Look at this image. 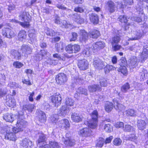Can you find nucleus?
Returning <instances> with one entry per match:
<instances>
[{
	"label": "nucleus",
	"instance_id": "nucleus-56",
	"mask_svg": "<svg viewBox=\"0 0 148 148\" xmlns=\"http://www.w3.org/2000/svg\"><path fill=\"white\" fill-rule=\"evenodd\" d=\"M133 128L129 125H125L123 127V130L125 132H130L132 130H133Z\"/></svg>",
	"mask_w": 148,
	"mask_h": 148
},
{
	"label": "nucleus",
	"instance_id": "nucleus-1",
	"mask_svg": "<svg viewBox=\"0 0 148 148\" xmlns=\"http://www.w3.org/2000/svg\"><path fill=\"white\" fill-rule=\"evenodd\" d=\"M22 115L18 116L16 124V127L13 128V131L16 133L22 131L27 124V122L23 119Z\"/></svg>",
	"mask_w": 148,
	"mask_h": 148
},
{
	"label": "nucleus",
	"instance_id": "nucleus-25",
	"mask_svg": "<svg viewBox=\"0 0 148 148\" xmlns=\"http://www.w3.org/2000/svg\"><path fill=\"white\" fill-rule=\"evenodd\" d=\"M21 50L22 51L23 53L26 54H30L32 52V48L29 46L26 45H24L22 46Z\"/></svg>",
	"mask_w": 148,
	"mask_h": 148
},
{
	"label": "nucleus",
	"instance_id": "nucleus-11",
	"mask_svg": "<svg viewBox=\"0 0 148 148\" xmlns=\"http://www.w3.org/2000/svg\"><path fill=\"white\" fill-rule=\"evenodd\" d=\"M77 65L80 70H84L88 68V64L86 60L83 59L78 61Z\"/></svg>",
	"mask_w": 148,
	"mask_h": 148
},
{
	"label": "nucleus",
	"instance_id": "nucleus-53",
	"mask_svg": "<svg viewBox=\"0 0 148 148\" xmlns=\"http://www.w3.org/2000/svg\"><path fill=\"white\" fill-rule=\"evenodd\" d=\"M73 45L70 44L68 45L66 47L65 50L68 53H73Z\"/></svg>",
	"mask_w": 148,
	"mask_h": 148
},
{
	"label": "nucleus",
	"instance_id": "nucleus-23",
	"mask_svg": "<svg viewBox=\"0 0 148 148\" xmlns=\"http://www.w3.org/2000/svg\"><path fill=\"white\" fill-rule=\"evenodd\" d=\"M15 115L12 114L6 113L4 115L3 119L7 122H12L14 119Z\"/></svg>",
	"mask_w": 148,
	"mask_h": 148
},
{
	"label": "nucleus",
	"instance_id": "nucleus-4",
	"mask_svg": "<svg viewBox=\"0 0 148 148\" xmlns=\"http://www.w3.org/2000/svg\"><path fill=\"white\" fill-rule=\"evenodd\" d=\"M56 80L57 83L60 85H64L67 81V76L63 73L58 74L56 75Z\"/></svg>",
	"mask_w": 148,
	"mask_h": 148
},
{
	"label": "nucleus",
	"instance_id": "nucleus-17",
	"mask_svg": "<svg viewBox=\"0 0 148 148\" xmlns=\"http://www.w3.org/2000/svg\"><path fill=\"white\" fill-rule=\"evenodd\" d=\"M36 113L38 117L39 121L42 123L44 122L46 120V117L45 113L42 111L37 110Z\"/></svg>",
	"mask_w": 148,
	"mask_h": 148
},
{
	"label": "nucleus",
	"instance_id": "nucleus-24",
	"mask_svg": "<svg viewBox=\"0 0 148 148\" xmlns=\"http://www.w3.org/2000/svg\"><path fill=\"white\" fill-rule=\"evenodd\" d=\"M146 123L143 120H138L137 122V125L138 129L140 130H143L146 128Z\"/></svg>",
	"mask_w": 148,
	"mask_h": 148
},
{
	"label": "nucleus",
	"instance_id": "nucleus-15",
	"mask_svg": "<svg viewBox=\"0 0 148 148\" xmlns=\"http://www.w3.org/2000/svg\"><path fill=\"white\" fill-rule=\"evenodd\" d=\"M89 16L90 21L94 25L98 23L99 17L98 15L95 13H91L89 14Z\"/></svg>",
	"mask_w": 148,
	"mask_h": 148
},
{
	"label": "nucleus",
	"instance_id": "nucleus-21",
	"mask_svg": "<svg viewBox=\"0 0 148 148\" xmlns=\"http://www.w3.org/2000/svg\"><path fill=\"white\" fill-rule=\"evenodd\" d=\"M30 16L28 12H23L19 16V19L25 22L29 21L30 20Z\"/></svg>",
	"mask_w": 148,
	"mask_h": 148
},
{
	"label": "nucleus",
	"instance_id": "nucleus-46",
	"mask_svg": "<svg viewBox=\"0 0 148 148\" xmlns=\"http://www.w3.org/2000/svg\"><path fill=\"white\" fill-rule=\"evenodd\" d=\"M118 71L119 72L125 75L127 73V71L125 66H120L119 68L117 69Z\"/></svg>",
	"mask_w": 148,
	"mask_h": 148
},
{
	"label": "nucleus",
	"instance_id": "nucleus-43",
	"mask_svg": "<svg viewBox=\"0 0 148 148\" xmlns=\"http://www.w3.org/2000/svg\"><path fill=\"white\" fill-rule=\"evenodd\" d=\"M49 146L51 148H60V147L58 143L57 142L51 141L49 143Z\"/></svg>",
	"mask_w": 148,
	"mask_h": 148
},
{
	"label": "nucleus",
	"instance_id": "nucleus-29",
	"mask_svg": "<svg viewBox=\"0 0 148 148\" xmlns=\"http://www.w3.org/2000/svg\"><path fill=\"white\" fill-rule=\"evenodd\" d=\"M148 54V46L146 45L144 47V49L142 53L141 57L143 60L146 59Z\"/></svg>",
	"mask_w": 148,
	"mask_h": 148
},
{
	"label": "nucleus",
	"instance_id": "nucleus-61",
	"mask_svg": "<svg viewBox=\"0 0 148 148\" xmlns=\"http://www.w3.org/2000/svg\"><path fill=\"white\" fill-rule=\"evenodd\" d=\"M131 20L132 21H135L138 23H140L142 21V19L140 17L136 16L132 17Z\"/></svg>",
	"mask_w": 148,
	"mask_h": 148
},
{
	"label": "nucleus",
	"instance_id": "nucleus-20",
	"mask_svg": "<svg viewBox=\"0 0 148 148\" xmlns=\"http://www.w3.org/2000/svg\"><path fill=\"white\" fill-rule=\"evenodd\" d=\"M130 19L129 18H127L124 15L120 16L117 18V20L121 23H124L127 25L132 24V23L130 22Z\"/></svg>",
	"mask_w": 148,
	"mask_h": 148
},
{
	"label": "nucleus",
	"instance_id": "nucleus-32",
	"mask_svg": "<svg viewBox=\"0 0 148 148\" xmlns=\"http://www.w3.org/2000/svg\"><path fill=\"white\" fill-rule=\"evenodd\" d=\"M148 74L147 71L145 69L143 68L139 73L141 81H143L147 76Z\"/></svg>",
	"mask_w": 148,
	"mask_h": 148
},
{
	"label": "nucleus",
	"instance_id": "nucleus-36",
	"mask_svg": "<svg viewBox=\"0 0 148 148\" xmlns=\"http://www.w3.org/2000/svg\"><path fill=\"white\" fill-rule=\"evenodd\" d=\"M26 36V32L24 30H22L20 31L18 34V39L20 41H22L23 39H25Z\"/></svg>",
	"mask_w": 148,
	"mask_h": 148
},
{
	"label": "nucleus",
	"instance_id": "nucleus-13",
	"mask_svg": "<svg viewBox=\"0 0 148 148\" xmlns=\"http://www.w3.org/2000/svg\"><path fill=\"white\" fill-rule=\"evenodd\" d=\"M114 108L118 112L122 111L125 109V107L122 104L119 103V101L116 99H114L113 100Z\"/></svg>",
	"mask_w": 148,
	"mask_h": 148
},
{
	"label": "nucleus",
	"instance_id": "nucleus-26",
	"mask_svg": "<svg viewBox=\"0 0 148 148\" xmlns=\"http://www.w3.org/2000/svg\"><path fill=\"white\" fill-rule=\"evenodd\" d=\"M21 145L24 148H28V146L32 145V142L28 139L25 138L22 140Z\"/></svg>",
	"mask_w": 148,
	"mask_h": 148
},
{
	"label": "nucleus",
	"instance_id": "nucleus-34",
	"mask_svg": "<svg viewBox=\"0 0 148 148\" xmlns=\"http://www.w3.org/2000/svg\"><path fill=\"white\" fill-rule=\"evenodd\" d=\"M6 104L10 107H14L16 105V102L15 99L9 98L6 102Z\"/></svg>",
	"mask_w": 148,
	"mask_h": 148
},
{
	"label": "nucleus",
	"instance_id": "nucleus-27",
	"mask_svg": "<svg viewBox=\"0 0 148 148\" xmlns=\"http://www.w3.org/2000/svg\"><path fill=\"white\" fill-rule=\"evenodd\" d=\"M100 34L99 31L94 30L92 31H90L88 33V36L90 38H97L100 36Z\"/></svg>",
	"mask_w": 148,
	"mask_h": 148
},
{
	"label": "nucleus",
	"instance_id": "nucleus-63",
	"mask_svg": "<svg viewBox=\"0 0 148 148\" xmlns=\"http://www.w3.org/2000/svg\"><path fill=\"white\" fill-rule=\"evenodd\" d=\"M75 11L82 13L84 11V10L82 7H78L75 8Z\"/></svg>",
	"mask_w": 148,
	"mask_h": 148
},
{
	"label": "nucleus",
	"instance_id": "nucleus-49",
	"mask_svg": "<svg viewBox=\"0 0 148 148\" xmlns=\"http://www.w3.org/2000/svg\"><path fill=\"white\" fill-rule=\"evenodd\" d=\"M46 33L47 35L50 36H55L56 34V33L54 31L49 29H47Z\"/></svg>",
	"mask_w": 148,
	"mask_h": 148
},
{
	"label": "nucleus",
	"instance_id": "nucleus-8",
	"mask_svg": "<svg viewBox=\"0 0 148 148\" xmlns=\"http://www.w3.org/2000/svg\"><path fill=\"white\" fill-rule=\"evenodd\" d=\"M132 37L129 39L131 40H136L140 38L144 34V32L142 30H138L133 32Z\"/></svg>",
	"mask_w": 148,
	"mask_h": 148
},
{
	"label": "nucleus",
	"instance_id": "nucleus-50",
	"mask_svg": "<svg viewBox=\"0 0 148 148\" xmlns=\"http://www.w3.org/2000/svg\"><path fill=\"white\" fill-rule=\"evenodd\" d=\"M66 105L67 107L73 106L74 104V100L71 99H67L66 101Z\"/></svg>",
	"mask_w": 148,
	"mask_h": 148
},
{
	"label": "nucleus",
	"instance_id": "nucleus-31",
	"mask_svg": "<svg viewBox=\"0 0 148 148\" xmlns=\"http://www.w3.org/2000/svg\"><path fill=\"white\" fill-rule=\"evenodd\" d=\"M113 107V104L112 103L107 102L105 104V109L106 112H109L112 110Z\"/></svg>",
	"mask_w": 148,
	"mask_h": 148
},
{
	"label": "nucleus",
	"instance_id": "nucleus-44",
	"mask_svg": "<svg viewBox=\"0 0 148 148\" xmlns=\"http://www.w3.org/2000/svg\"><path fill=\"white\" fill-rule=\"evenodd\" d=\"M104 129L108 132H110L113 130L112 126L109 124H105L104 127Z\"/></svg>",
	"mask_w": 148,
	"mask_h": 148
},
{
	"label": "nucleus",
	"instance_id": "nucleus-39",
	"mask_svg": "<svg viewBox=\"0 0 148 148\" xmlns=\"http://www.w3.org/2000/svg\"><path fill=\"white\" fill-rule=\"evenodd\" d=\"M34 107V105L32 104L26 105L23 106V108L24 110H27L28 111L30 112H32Z\"/></svg>",
	"mask_w": 148,
	"mask_h": 148
},
{
	"label": "nucleus",
	"instance_id": "nucleus-5",
	"mask_svg": "<svg viewBox=\"0 0 148 148\" xmlns=\"http://www.w3.org/2000/svg\"><path fill=\"white\" fill-rule=\"evenodd\" d=\"M105 46V43L100 41L93 43L91 48L94 53H97L100 50L103 49Z\"/></svg>",
	"mask_w": 148,
	"mask_h": 148
},
{
	"label": "nucleus",
	"instance_id": "nucleus-9",
	"mask_svg": "<svg viewBox=\"0 0 148 148\" xmlns=\"http://www.w3.org/2000/svg\"><path fill=\"white\" fill-rule=\"evenodd\" d=\"M127 28L128 29V27H126L125 28H123L120 30L117 31V34L119 35V36H115L112 38V45H113V44H117L121 40V38L120 37V35L121 34V32L122 31H123L124 30H125V31L126 32L127 31ZM121 34H122L121 33Z\"/></svg>",
	"mask_w": 148,
	"mask_h": 148
},
{
	"label": "nucleus",
	"instance_id": "nucleus-2",
	"mask_svg": "<svg viewBox=\"0 0 148 148\" xmlns=\"http://www.w3.org/2000/svg\"><path fill=\"white\" fill-rule=\"evenodd\" d=\"M98 113L97 111H93L91 115V119L89 121L87 124L88 127L92 129H95L97 126L98 122Z\"/></svg>",
	"mask_w": 148,
	"mask_h": 148
},
{
	"label": "nucleus",
	"instance_id": "nucleus-62",
	"mask_svg": "<svg viewBox=\"0 0 148 148\" xmlns=\"http://www.w3.org/2000/svg\"><path fill=\"white\" fill-rule=\"evenodd\" d=\"M113 138V137L112 136H110V137L107 138L106 140H105V143L106 144L110 143Z\"/></svg>",
	"mask_w": 148,
	"mask_h": 148
},
{
	"label": "nucleus",
	"instance_id": "nucleus-41",
	"mask_svg": "<svg viewBox=\"0 0 148 148\" xmlns=\"http://www.w3.org/2000/svg\"><path fill=\"white\" fill-rule=\"evenodd\" d=\"M130 88V85L128 83H127L122 86L121 88V90L123 92H126Z\"/></svg>",
	"mask_w": 148,
	"mask_h": 148
},
{
	"label": "nucleus",
	"instance_id": "nucleus-37",
	"mask_svg": "<svg viewBox=\"0 0 148 148\" xmlns=\"http://www.w3.org/2000/svg\"><path fill=\"white\" fill-rule=\"evenodd\" d=\"M126 114L127 116H136V111L134 109H129L127 110Z\"/></svg>",
	"mask_w": 148,
	"mask_h": 148
},
{
	"label": "nucleus",
	"instance_id": "nucleus-28",
	"mask_svg": "<svg viewBox=\"0 0 148 148\" xmlns=\"http://www.w3.org/2000/svg\"><path fill=\"white\" fill-rule=\"evenodd\" d=\"M62 140L66 146L70 147L73 146V143L71 140L70 137L66 138V139L63 137L62 138Z\"/></svg>",
	"mask_w": 148,
	"mask_h": 148
},
{
	"label": "nucleus",
	"instance_id": "nucleus-42",
	"mask_svg": "<svg viewBox=\"0 0 148 148\" xmlns=\"http://www.w3.org/2000/svg\"><path fill=\"white\" fill-rule=\"evenodd\" d=\"M76 16L75 17V21L77 23L81 24L84 22V20L82 18H81L79 15L76 14V15L75 14V16Z\"/></svg>",
	"mask_w": 148,
	"mask_h": 148
},
{
	"label": "nucleus",
	"instance_id": "nucleus-16",
	"mask_svg": "<svg viewBox=\"0 0 148 148\" xmlns=\"http://www.w3.org/2000/svg\"><path fill=\"white\" fill-rule=\"evenodd\" d=\"M71 108L67 105L63 106L58 112V114L60 116H64Z\"/></svg>",
	"mask_w": 148,
	"mask_h": 148
},
{
	"label": "nucleus",
	"instance_id": "nucleus-64",
	"mask_svg": "<svg viewBox=\"0 0 148 148\" xmlns=\"http://www.w3.org/2000/svg\"><path fill=\"white\" fill-rule=\"evenodd\" d=\"M115 126L117 128L123 127L124 124L122 122H117Z\"/></svg>",
	"mask_w": 148,
	"mask_h": 148
},
{
	"label": "nucleus",
	"instance_id": "nucleus-22",
	"mask_svg": "<svg viewBox=\"0 0 148 148\" xmlns=\"http://www.w3.org/2000/svg\"><path fill=\"white\" fill-rule=\"evenodd\" d=\"M89 91L90 92H93L97 91H101V87L98 84H94L88 86Z\"/></svg>",
	"mask_w": 148,
	"mask_h": 148
},
{
	"label": "nucleus",
	"instance_id": "nucleus-10",
	"mask_svg": "<svg viewBox=\"0 0 148 148\" xmlns=\"http://www.w3.org/2000/svg\"><path fill=\"white\" fill-rule=\"evenodd\" d=\"M21 51V49L16 50L14 49H12L10 50V53L14 58L18 60L21 59L22 56Z\"/></svg>",
	"mask_w": 148,
	"mask_h": 148
},
{
	"label": "nucleus",
	"instance_id": "nucleus-40",
	"mask_svg": "<svg viewBox=\"0 0 148 148\" xmlns=\"http://www.w3.org/2000/svg\"><path fill=\"white\" fill-rule=\"evenodd\" d=\"M104 68V70L106 73L109 72L110 71L116 69V68L110 65H106Z\"/></svg>",
	"mask_w": 148,
	"mask_h": 148
},
{
	"label": "nucleus",
	"instance_id": "nucleus-54",
	"mask_svg": "<svg viewBox=\"0 0 148 148\" xmlns=\"http://www.w3.org/2000/svg\"><path fill=\"white\" fill-rule=\"evenodd\" d=\"M77 92L81 94H84L85 95H87V90L82 87L79 88L78 89Z\"/></svg>",
	"mask_w": 148,
	"mask_h": 148
},
{
	"label": "nucleus",
	"instance_id": "nucleus-38",
	"mask_svg": "<svg viewBox=\"0 0 148 148\" xmlns=\"http://www.w3.org/2000/svg\"><path fill=\"white\" fill-rule=\"evenodd\" d=\"M6 34V37L9 38H12L15 35V34L13 31L9 28L7 29Z\"/></svg>",
	"mask_w": 148,
	"mask_h": 148
},
{
	"label": "nucleus",
	"instance_id": "nucleus-35",
	"mask_svg": "<svg viewBox=\"0 0 148 148\" xmlns=\"http://www.w3.org/2000/svg\"><path fill=\"white\" fill-rule=\"evenodd\" d=\"M105 143V140L102 138H99L96 141V146L98 147H102Z\"/></svg>",
	"mask_w": 148,
	"mask_h": 148
},
{
	"label": "nucleus",
	"instance_id": "nucleus-12",
	"mask_svg": "<svg viewBox=\"0 0 148 148\" xmlns=\"http://www.w3.org/2000/svg\"><path fill=\"white\" fill-rule=\"evenodd\" d=\"M47 138L46 135L42 133L39 134V138L37 141L36 143L37 146L42 145L45 144Z\"/></svg>",
	"mask_w": 148,
	"mask_h": 148
},
{
	"label": "nucleus",
	"instance_id": "nucleus-7",
	"mask_svg": "<svg viewBox=\"0 0 148 148\" xmlns=\"http://www.w3.org/2000/svg\"><path fill=\"white\" fill-rule=\"evenodd\" d=\"M61 95L60 94L56 93L52 96V101L55 106H58L61 104Z\"/></svg>",
	"mask_w": 148,
	"mask_h": 148
},
{
	"label": "nucleus",
	"instance_id": "nucleus-14",
	"mask_svg": "<svg viewBox=\"0 0 148 148\" xmlns=\"http://www.w3.org/2000/svg\"><path fill=\"white\" fill-rule=\"evenodd\" d=\"M59 127L62 129L65 128L66 130L69 128L70 124L67 119H64L60 121L58 124Z\"/></svg>",
	"mask_w": 148,
	"mask_h": 148
},
{
	"label": "nucleus",
	"instance_id": "nucleus-33",
	"mask_svg": "<svg viewBox=\"0 0 148 148\" xmlns=\"http://www.w3.org/2000/svg\"><path fill=\"white\" fill-rule=\"evenodd\" d=\"M138 64V60L136 57H134L131 59L130 64V66L132 68H134Z\"/></svg>",
	"mask_w": 148,
	"mask_h": 148
},
{
	"label": "nucleus",
	"instance_id": "nucleus-47",
	"mask_svg": "<svg viewBox=\"0 0 148 148\" xmlns=\"http://www.w3.org/2000/svg\"><path fill=\"white\" fill-rule=\"evenodd\" d=\"M113 143L115 145L119 146L121 144L122 140L120 138H117L114 140Z\"/></svg>",
	"mask_w": 148,
	"mask_h": 148
},
{
	"label": "nucleus",
	"instance_id": "nucleus-48",
	"mask_svg": "<svg viewBox=\"0 0 148 148\" xmlns=\"http://www.w3.org/2000/svg\"><path fill=\"white\" fill-rule=\"evenodd\" d=\"M119 64L120 66H125L127 64V61L125 58L124 57H122L119 60Z\"/></svg>",
	"mask_w": 148,
	"mask_h": 148
},
{
	"label": "nucleus",
	"instance_id": "nucleus-51",
	"mask_svg": "<svg viewBox=\"0 0 148 148\" xmlns=\"http://www.w3.org/2000/svg\"><path fill=\"white\" fill-rule=\"evenodd\" d=\"M99 83L100 86L101 87H105L107 86V81L105 78L101 79L100 80Z\"/></svg>",
	"mask_w": 148,
	"mask_h": 148
},
{
	"label": "nucleus",
	"instance_id": "nucleus-52",
	"mask_svg": "<svg viewBox=\"0 0 148 148\" xmlns=\"http://www.w3.org/2000/svg\"><path fill=\"white\" fill-rule=\"evenodd\" d=\"M90 48H86L82 51V53L85 56H88L90 53Z\"/></svg>",
	"mask_w": 148,
	"mask_h": 148
},
{
	"label": "nucleus",
	"instance_id": "nucleus-6",
	"mask_svg": "<svg viewBox=\"0 0 148 148\" xmlns=\"http://www.w3.org/2000/svg\"><path fill=\"white\" fill-rule=\"evenodd\" d=\"M94 67L98 69H101L105 67L106 63L99 58H96L93 62Z\"/></svg>",
	"mask_w": 148,
	"mask_h": 148
},
{
	"label": "nucleus",
	"instance_id": "nucleus-30",
	"mask_svg": "<svg viewBox=\"0 0 148 148\" xmlns=\"http://www.w3.org/2000/svg\"><path fill=\"white\" fill-rule=\"evenodd\" d=\"M80 40L82 41H86L88 39V36H89L88 34V35L86 32H85L84 30H82L80 31Z\"/></svg>",
	"mask_w": 148,
	"mask_h": 148
},
{
	"label": "nucleus",
	"instance_id": "nucleus-57",
	"mask_svg": "<svg viewBox=\"0 0 148 148\" xmlns=\"http://www.w3.org/2000/svg\"><path fill=\"white\" fill-rule=\"evenodd\" d=\"M13 65L17 68H20L23 65V64L22 63L18 61L14 62Z\"/></svg>",
	"mask_w": 148,
	"mask_h": 148
},
{
	"label": "nucleus",
	"instance_id": "nucleus-59",
	"mask_svg": "<svg viewBox=\"0 0 148 148\" xmlns=\"http://www.w3.org/2000/svg\"><path fill=\"white\" fill-rule=\"evenodd\" d=\"M82 120V117L81 116H80L78 114H76L75 115V122H79L81 121Z\"/></svg>",
	"mask_w": 148,
	"mask_h": 148
},
{
	"label": "nucleus",
	"instance_id": "nucleus-58",
	"mask_svg": "<svg viewBox=\"0 0 148 148\" xmlns=\"http://www.w3.org/2000/svg\"><path fill=\"white\" fill-rule=\"evenodd\" d=\"M112 45L113 50L115 51L119 50L121 48V45H117V44H113Z\"/></svg>",
	"mask_w": 148,
	"mask_h": 148
},
{
	"label": "nucleus",
	"instance_id": "nucleus-3",
	"mask_svg": "<svg viewBox=\"0 0 148 148\" xmlns=\"http://www.w3.org/2000/svg\"><path fill=\"white\" fill-rule=\"evenodd\" d=\"M13 129L8 127H7L5 138L7 140L13 141L16 140V136L15 134L16 133L13 131Z\"/></svg>",
	"mask_w": 148,
	"mask_h": 148
},
{
	"label": "nucleus",
	"instance_id": "nucleus-45",
	"mask_svg": "<svg viewBox=\"0 0 148 148\" xmlns=\"http://www.w3.org/2000/svg\"><path fill=\"white\" fill-rule=\"evenodd\" d=\"M8 86L11 88H21V86L15 82H11L8 84Z\"/></svg>",
	"mask_w": 148,
	"mask_h": 148
},
{
	"label": "nucleus",
	"instance_id": "nucleus-55",
	"mask_svg": "<svg viewBox=\"0 0 148 148\" xmlns=\"http://www.w3.org/2000/svg\"><path fill=\"white\" fill-rule=\"evenodd\" d=\"M55 47L56 48L58 52L63 49V47L62 43H57L55 45Z\"/></svg>",
	"mask_w": 148,
	"mask_h": 148
},
{
	"label": "nucleus",
	"instance_id": "nucleus-18",
	"mask_svg": "<svg viewBox=\"0 0 148 148\" xmlns=\"http://www.w3.org/2000/svg\"><path fill=\"white\" fill-rule=\"evenodd\" d=\"M92 131L88 127L84 128L81 130L80 133L81 135L84 136H88L91 135Z\"/></svg>",
	"mask_w": 148,
	"mask_h": 148
},
{
	"label": "nucleus",
	"instance_id": "nucleus-19",
	"mask_svg": "<svg viewBox=\"0 0 148 148\" xmlns=\"http://www.w3.org/2000/svg\"><path fill=\"white\" fill-rule=\"evenodd\" d=\"M107 5L108 11L111 13L114 12L117 8L114 3L111 1H109L107 2Z\"/></svg>",
	"mask_w": 148,
	"mask_h": 148
},
{
	"label": "nucleus",
	"instance_id": "nucleus-60",
	"mask_svg": "<svg viewBox=\"0 0 148 148\" xmlns=\"http://www.w3.org/2000/svg\"><path fill=\"white\" fill-rule=\"evenodd\" d=\"M62 24L64 27L65 28H71V25L70 24H69L66 21H63L62 22Z\"/></svg>",
	"mask_w": 148,
	"mask_h": 148
}]
</instances>
